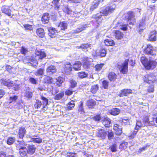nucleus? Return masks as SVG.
Returning <instances> with one entry per match:
<instances>
[{
	"mask_svg": "<svg viewBox=\"0 0 157 157\" xmlns=\"http://www.w3.org/2000/svg\"><path fill=\"white\" fill-rule=\"evenodd\" d=\"M140 62L145 68L147 70H153L157 65V62L155 60H148L145 56H142L140 57Z\"/></svg>",
	"mask_w": 157,
	"mask_h": 157,
	"instance_id": "f257e3e1",
	"label": "nucleus"
},
{
	"mask_svg": "<svg viewBox=\"0 0 157 157\" xmlns=\"http://www.w3.org/2000/svg\"><path fill=\"white\" fill-rule=\"evenodd\" d=\"M124 17L125 20L129 23L130 25H134L136 23V19L135 18V15L133 11H129L127 12Z\"/></svg>",
	"mask_w": 157,
	"mask_h": 157,
	"instance_id": "f03ea898",
	"label": "nucleus"
},
{
	"mask_svg": "<svg viewBox=\"0 0 157 157\" xmlns=\"http://www.w3.org/2000/svg\"><path fill=\"white\" fill-rule=\"evenodd\" d=\"M144 82L148 84H153L156 81L155 76L153 73L145 75L143 78Z\"/></svg>",
	"mask_w": 157,
	"mask_h": 157,
	"instance_id": "7ed1b4c3",
	"label": "nucleus"
},
{
	"mask_svg": "<svg viewBox=\"0 0 157 157\" xmlns=\"http://www.w3.org/2000/svg\"><path fill=\"white\" fill-rule=\"evenodd\" d=\"M129 61L128 59L124 60L123 63H121L119 69L121 74H126L128 72V63Z\"/></svg>",
	"mask_w": 157,
	"mask_h": 157,
	"instance_id": "20e7f679",
	"label": "nucleus"
},
{
	"mask_svg": "<svg viewBox=\"0 0 157 157\" xmlns=\"http://www.w3.org/2000/svg\"><path fill=\"white\" fill-rule=\"evenodd\" d=\"M2 84L7 86L9 88H12L15 91L18 90L19 86L14 83L13 82L10 81L9 80L7 81L2 80L1 82Z\"/></svg>",
	"mask_w": 157,
	"mask_h": 157,
	"instance_id": "39448f33",
	"label": "nucleus"
},
{
	"mask_svg": "<svg viewBox=\"0 0 157 157\" xmlns=\"http://www.w3.org/2000/svg\"><path fill=\"white\" fill-rule=\"evenodd\" d=\"M155 52L154 47L151 44H147L144 50V52L146 55L152 56L155 55Z\"/></svg>",
	"mask_w": 157,
	"mask_h": 157,
	"instance_id": "423d86ee",
	"label": "nucleus"
},
{
	"mask_svg": "<svg viewBox=\"0 0 157 157\" xmlns=\"http://www.w3.org/2000/svg\"><path fill=\"white\" fill-rule=\"evenodd\" d=\"M115 9L111 6H106L105 9L101 10L100 13L103 16H107L108 15L113 13Z\"/></svg>",
	"mask_w": 157,
	"mask_h": 157,
	"instance_id": "0eeeda50",
	"label": "nucleus"
},
{
	"mask_svg": "<svg viewBox=\"0 0 157 157\" xmlns=\"http://www.w3.org/2000/svg\"><path fill=\"white\" fill-rule=\"evenodd\" d=\"M133 93L132 90L130 89H124L121 90L118 94L120 97H126Z\"/></svg>",
	"mask_w": 157,
	"mask_h": 157,
	"instance_id": "6e6552de",
	"label": "nucleus"
},
{
	"mask_svg": "<svg viewBox=\"0 0 157 157\" xmlns=\"http://www.w3.org/2000/svg\"><path fill=\"white\" fill-rule=\"evenodd\" d=\"M113 36L115 39L117 40L123 39L124 36V33L119 30H116L114 31Z\"/></svg>",
	"mask_w": 157,
	"mask_h": 157,
	"instance_id": "1a4fd4ad",
	"label": "nucleus"
},
{
	"mask_svg": "<svg viewBox=\"0 0 157 157\" xmlns=\"http://www.w3.org/2000/svg\"><path fill=\"white\" fill-rule=\"evenodd\" d=\"M107 135V132L102 129H98L96 132V135L97 137L102 139L105 138Z\"/></svg>",
	"mask_w": 157,
	"mask_h": 157,
	"instance_id": "9d476101",
	"label": "nucleus"
},
{
	"mask_svg": "<svg viewBox=\"0 0 157 157\" xmlns=\"http://www.w3.org/2000/svg\"><path fill=\"white\" fill-rule=\"evenodd\" d=\"M23 144H24L23 143H19L18 145V146H20V147L19 148V151L20 154L22 157H24L28 153L27 149L26 147L22 146L23 145Z\"/></svg>",
	"mask_w": 157,
	"mask_h": 157,
	"instance_id": "9b49d317",
	"label": "nucleus"
},
{
	"mask_svg": "<svg viewBox=\"0 0 157 157\" xmlns=\"http://www.w3.org/2000/svg\"><path fill=\"white\" fill-rule=\"evenodd\" d=\"M96 104V101L91 98L87 100L86 103V105L89 109H94Z\"/></svg>",
	"mask_w": 157,
	"mask_h": 157,
	"instance_id": "f8f14e48",
	"label": "nucleus"
},
{
	"mask_svg": "<svg viewBox=\"0 0 157 157\" xmlns=\"http://www.w3.org/2000/svg\"><path fill=\"white\" fill-rule=\"evenodd\" d=\"M26 59L32 66H36L38 64V62L34 56H28L26 58Z\"/></svg>",
	"mask_w": 157,
	"mask_h": 157,
	"instance_id": "ddd939ff",
	"label": "nucleus"
},
{
	"mask_svg": "<svg viewBox=\"0 0 157 157\" xmlns=\"http://www.w3.org/2000/svg\"><path fill=\"white\" fill-rule=\"evenodd\" d=\"M101 122L105 128H109L110 127L111 123V120L107 117L104 116L102 117Z\"/></svg>",
	"mask_w": 157,
	"mask_h": 157,
	"instance_id": "4468645a",
	"label": "nucleus"
},
{
	"mask_svg": "<svg viewBox=\"0 0 157 157\" xmlns=\"http://www.w3.org/2000/svg\"><path fill=\"white\" fill-rule=\"evenodd\" d=\"M35 54L36 55L35 57L37 61L39 59H42L46 56L45 53L44 52L40 50H36Z\"/></svg>",
	"mask_w": 157,
	"mask_h": 157,
	"instance_id": "2eb2a0df",
	"label": "nucleus"
},
{
	"mask_svg": "<svg viewBox=\"0 0 157 157\" xmlns=\"http://www.w3.org/2000/svg\"><path fill=\"white\" fill-rule=\"evenodd\" d=\"M107 77L110 82H114L116 81L117 76L114 72L111 71L108 73Z\"/></svg>",
	"mask_w": 157,
	"mask_h": 157,
	"instance_id": "dca6fc26",
	"label": "nucleus"
},
{
	"mask_svg": "<svg viewBox=\"0 0 157 157\" xmlns=\"http://www.w3.org/2000/svg\"><path fill=\"white\" fill-rule=\"evenodd\" d=\"M113 129L115 131L116 135H117L120 136L122 133V129L120 127L119 124H115L114 125Z\"/></svg>",
	"mask_w": 157,
	"mask_h": 157,
	"instance_id": "f3484780",
	"label": "nucleus"
},
{
	"mask_svg": "<svg viewBox=\"0 0 157 157\" xmlns=\"http://www.w3.org/2000/svg\"><path fill=\"white\" fill-rule=\"evenodd\" d=\"M141 126L136 124L134 130L131 133V134L129 136V137L130 139H132L135 137L137 132H138Z\"/></svg>",
	"mask_w": 157,
	"mask_h": 157,
	"instance_id": "a211bd4d",
	"label": "nucleus"
},
{
	"mask_svg": "<svg viewBox=\"0 0 157 157\" xmlns=\"http://www.w3.org/2000/svg\"><path fill=\"white\" fill-rule=\"evenodd\" d=\"M1 10L3 13L9 16L11 15V10L10 7L6 6H3L2 7Z\"/></svg>",
	"mask_w": 157,
	"mask_h": 157,
	"instance_id": "6ab92c4d",
	"label": "nucleus"
},
{
	"mask_svg": "<svg viewBox=\"0 0 157 157\" xmlns=\"http://www.w3.org/2000/svg\"><path fill=\"white\" fill-rule=\"evenodd\" d=\"M49 16L48 13H45L43 14L41 18V21L44 24L48 23L49 20Z\"/></svg>",
	"mask_w": 157,
	"mask_h": 157,
	"instance_id": "aec40b11",
	"label": "nucleus"
},
{
	"mask_svg": "<svg viewBox=\"0 0 157 157\" xmlns=\"http://www.w3.org/2000/svg\"><path fill=\"white\" fill-rule=\"evenodd\" d=\"M104 43L106 46H113L115 45V43L114 40L106 39L104 40Z\"/></svg>",
	"mask_w": 157,
	"mask_h": 157,
	"instance_id": "412c9836",
	"label": "nucleus"
},
{
	"mask_svg": "<svg viewBox=\"0 0 157 157\" xmlns=\"http://www.w3.org/2000/svg\"><path fill=\"white\" fill-rule=\"evenodd\" d=\"M90 47L91 44L88 43H85L82 44L79 46V48H81L83 51L87 52L88 51L89 49H90Z\"/></svg>",
	"mask_w": 157,
	"mask_h": 157,
	"instance_id": "4be33fe9",
	"label": "nucleus"
},
{
	"mask_svg": "<svg viewBox=\"0 0 157 157\" xmlns=\"http://www.w3.org/2000/svg\"><path fill=\"white\" fill-rule=\"evenodd\" d=\"M64 81V78L59 77L57 78L54 79V82H56V84L57 86H60Z\"/></svg>",
	"mask_w": 157,
	"mask_h": 157,
	"instance_id": "5701e85b",
	"label": "nucleus"
},
{
	"mask_svg": "<svg viewBox=\"0 0 157 157\" xmlns=\"http://www.w3.org/2000/svg\"><path fill=\"white\" fill-rule=\"evenodd\" d=\"M156 32L155 31H151L149 36V39L150 41H155L156 40Z\"/></svg>",
	"mask_w": 157,
	"mask_h": 157,
	"instance_id": "b1692460",
	"label": "nucleus"
},
{
	"mask_svg": "<svg viewBox=\"0 0 157 157\" xmlns=\"http://www.w3.org/2000/svg\"><path fill=\"white\" fill-rule=\"evenodd\" d=\"M149 117L147 116L144 117L143 122L149 126H153L155 124L154 121H149Z\"/></svg>",
	"mask_w": 157,
	"mask_h": 157,
	"instance_id": "393cba45",
	"label": "nucleus"
},
{
	"mask_svg": "<svg viewBox=\"0 0 157 157\" xmlns=\"http://www.w3.org/2000/svg\"><path fill=\"white\" fill-rule=\"evenodd\" d=\"M36 32L37 35L40 37L42 38L45 35L44 30L42 28L37 29L36 30Z\"/></svg>",
	"mask_w": 157,
	"mask_h": 157,
	"instance_id": "a878e982",
	"label": "nucleus"
},
{
	"mask_svg": "<svg viewBox=\"0 0 157 157\" xmlns=\"http://www.w3.org/2000/svg\"><path fill=\"white\" fill-rule=\"evenodd\" d=\"M120 109L117 108H113L109 111V113L110 114L116 116L118 115L120 113Z\"/></svg>",
	"mask_w": 157,
	"mask_h": 157,
	"instance_id": "bb28decb",
	"label": "nucleus"
},
{
	"mask_svg": "<svg viewBox=\"0 0 157 157\" xmlns=\"http://www.w3.org/2000/svg\"><path fill=\"white\" fill-rule=\"evenodd\" d=\"M49 36L52 38H55L56 36V30L55 28H50L48 29Z\"/></svg>",
	"mask_w": 157,
	"mask_h": 157,
	"instance_id": "cd10ccee",
	"label": "nucleus"
},
{
	"mask_svg": "<svg viewBox=\"0 0 157 157\" xmlns=\"http://www.w3.org/2000/svg\"><path fill=\"white\" fill-rule=\"evenodd\" d=\"M27 149L28 153L32 155L35 152L36 148L34 145H29Z\"/></svg>",
	"mask_w": 157,
	"mask_h": 157,
	"instance_id": "c85d7f7f",
	"label": "nucleus"
},
{
	"mask_svg": "<svg viewBox=\"0 0 157 157\" xmlns=\"http://www.w3.org/2000/svg\"><path fill=\"white\" fill-rule=\"evenodd\" d=\"M82 63L83 67L85 68H88L89 67L90 64V62L87 58H84L82 60Z\"/></svg>",
	"mask_w": 157,
	"mask_h": 157,
	"instance_id": "c756f323",
	"label": "nucleus"
},
{
	"mask_svg": "<svg viewBox=\"0 0 157 157\" xmlns=\"http://www.w3.org/2000/svg\"><path fill=\"white\" fill-rule=\"evenodd\" d=\"M47 72L49 75L52 74L56 71L55 67L53 65L49 66L47 69Z\"/></svg>",
	"mask_w": 157,
	"mask_h": 157,
	"instance_id": "7c9ffc66",
	"label": "nucleus"
},
{
	"mask_svg": "<svg viewBox=\"0 0 157 157\" xmlns=\"http://www.w3.org/2000/svg\"><path fill=\"white\" fill-rule=\"evenodd\" d=\"M26 133V130L24 127H20L18 132L19 136L20 138H22Z\"/></svg>",
	"mask_w": 157,
	"mask_h": 157,
	"instance_id": "2f4dec72",
	"label": "nucleus"
},
{
	"mask_svg": "<svg viewBox=\"0 0 157 157\" xmlns=\"http://www.w3.org/2000/svg\"><path fill=\"white\" fill-rule=\"evenodd\" d=\"M102 16H103L102 14V15L98 16L97 15L93 17L92 18L94 19V20H93L92 21L97 22V24L99 25L101 22V17Z\"/></svg>",
	"mask_w": 157,
	"mask_h": 157,
	"instance_id": "473e14b6",
	"label": "nucleus"
},
{
	"mask_svg": "<svg viewBox=\"0 0 157 157\" xmlns=\"http://www.w3.org/2000/svg\"><path fill=\"white\" fill-rule=\"evenodd\" d=\"M99 88V86L98 84L94 85L91 86L90 91L92 93L95 94L98 90Z\"/></svg>",
	"mask_w": 157,
	"mask_h": 157,
	"instance_id": "72a5a7b5",
	"label": "nucleus"
},
{
	"mask_svg": "<svg viewBox=\"0 0 157 157\" xmlns=\"http://www.w3.org/2000/svg\"><path fill=\"white\" fill-rule=\"evenodd\" d=\"M59 29L60 30H64L67 29V24L66 22L64 21L60 22L58 26Z\"/></svg>",
	"mask_w": 157,
	"mask_h": 157,
	"instance_id": "f704fd0d",
	"label": "nucleus"
},
{
	"mask_svg": "<svg viewBox=\"0 0 157 157\" xmlns=\"http://www.w3.org/2000/svg\"><path fill=\"white\" fill-rule=\"evenodd\" d=\"M44 81L45 83H53L54 79L49 76H46L44 78Z\"/></svg>",
	"mask_w": 157,
	"mask_h": 157,
	"instance_id": "c9c22d12",
	"label": "nucleus"
},
{
	"mask_svg": "<svg viewBox=\"0 0 157 157\" xmlns=\"http://www.w3.org/2000/svg\"><path fill=\"white\" fill-rule=\"evenodd\" d=\"M100 1L99 0H96L93 2L92 5L90 8V10L92 11H93L94 10L97 8L99 5Z\"/></svg>",
	"mask_w": 157,
	"mask_h": 157,
	"instance_id": "e433bc0d",
	"label": "nucleus"
},
{
	"mask_svg": "<svg viewBox=\"0 0 157 157\" xmlns=\"http://www.w3.org/2000/svg\"><path fill=\"white\" fill-rule=\"evenodd\" d=\"M128 146V143L123 141L119 145V149L122 150H125L127 148Z\"/></svg>",
	"mask_w": 157,
	"mask_h": 157,
	"instance_id": "4c0bfd02",
	"label": "nucleus"
},
{
	"mask_svg": "<svg viewBox=\"0 0 157 157\" xmlns=\"http://www.w3.org/2000/svg\"><path fill=\"white\" fill-rule=\"evenodd\" d=\"M104 65L105 64L104 63L96 64L94 67L95 71L98 72L100 71L102 69Z\"/></svg>",
	"mask_w": 157,
	"mask_h": 157,
	"instance_id": "58836bf2",
	"label": "nucleus"
},
{
	"mask_svg": "<svg viewBox=\"0 0 157 157\" xmlns=\"http://www.w3.org/2000/svg\"><path fill=\"white\" fill-rule=\"evenodd\" d=\"M130 119L129 118L127 117H124L121 118V121L122 124L126 125L129 122Z\"/></svg>",
	"mask_w": 157,
	"mask_h": 157,
	"instance_id": "ea45409f",
	"label": "nucleus"
},
{
	"mask_svg": "<svg viewBox=\"0 0 157 157\" xmlns=\"http://www.w3.org/2000/svg\"><path fill=\"white\" fill-rule=\"evenodd\" d=\"M99 53L101 57H105L107 53L106 50L105 48H101L99 50Z\"/></svg>",
	"mask_w": 157,
	"mask_h": 157,
	"instance_id": "a19ab883",
	"label": "nucleus"
},
{
	"mask_svg": "<svg viewBox=\"0 0 157 157\" xmlns=\"http://www.w3.org/2000/svg\"><path fill=\"white\" fill-rule=\"evenodd\" d=\"M65 71L66 72H70L71 71V65L69 62H67L65 65Z\"/></svg>",
	"mask_w": 157,
	"mask_h": 157,
	"instance_id": "79ce46f5",
	"label": "nucleus"
},
{
	"mask_svg": "<svg viewBox=\"0 0 157 157\" xmlns=\"http://www.w3.org/2000/svg\"><path fill=\"white\" fill-rule=\"evenodd\" d=\"M60 0H54L52 2V3L54 4L55 9V10L59 12V2Z\"/></svg>",
	"mask_w": 157,
	"mask_h": 157,
	"instance_id": "37998d69",
	"label": "nucleus"
},
{
	"mask_svg": "<svg viewBox=\"0 0 157 157\" xmlns=\"http://www.w3.org/2000/svg\"><path fill=\"white\" fill-rule=\"evenodd\" d=\"M34 137L31 139L32 141L38 144L41 143L42 142V140L40 138H37V136H34Z\"/></svg>",
	"mask_w": 157,
	"mask_h": 157,
	"instance_id": "c03bdc74",
	"label": "nucleus"
},
{
	"mask_svg": "<svg viewBox=\"0 0 157 157\" xmlns=\"http://www.w3.org/2000/svg\"><path fill=\"white\" fill-rule=\"evenodd\" d=\"M109 149L112 152H115L117 151V144L114 143L111 145L109 147Z\"/></svg>",
	"mask_w": 157,
	"mask_h": 157,
	"instance_id": "a18cd8bd",
	"label": "nucleus"
},
{
	"mask_svg": "<svg viewBox=\"0 0 157 157\" xmlns=\"http://www.w3.org/2000/svg\"><path fill=\"white\" fill-rule=\"evenodd\" d=\"M154 86L153 84H151L149 86L147 89V91L148 93H153L154 92Z\"/></svg>",
	"mask_w": 157,
	"mask_h": 157,
	"instance_id": "49530a36",
	"label": "nucleus"
},
{
	"mask_svg": "<svg viewBox=\"0 0 157 157\" xmlns=\"http://www.w3.org/2000/svg\"><path fill=\"white\" fill-rule=\"evenodd\" d=\"M64 95L63 92L60 93L55 96L54 99L56 100H59L62 98Z\"/></svg>",
	"mask_w": 157,
	"mask_h": 157,
	"instance_id": "de8ad7c7",
	"label": "nucleus"
},
{
	"mask_svg": "<svg viewBox=\"0 0 157 157\" xmlns=\"http://www.w3.org/2000/svg\"><path fill=\"white\" fill-rule=\"evenodd\" d=\"M93 119L95 121L99 122L101 120V116L100 114H97L94 115Z\"/></svg>",
	"mask_w": 157,
	"mask_h": 157,
	"instance_id": "09e8293b",
	"label": "nucleus"
},
{
	"mask_svg": "<svg viewBox=\"0 0 157 157\" xmlns=\"http://www.w3.org/2000/svg\"><path fill=\"white\" fill-rule=\"evenodd\" d=\"M41 99L42 100V105L47 106L48 103V99L43 96H41Z\"/></svg>",
	"mask_w": 157,
	"mask_h": 157,
	"instance_id": "8fccbe9b",
	"label": "nucleus"
},
{
	"mask_svg": "<svg viewBox=\"0 0 157 157\" xmlns=\"http://www.w3.org/2000/svg\"><path fill=\"white\" fill-rule=\"evenodd\" d=\"M107 136L109 140H111L113 139L114 137V133L113 132L111 131H108L107 132Z\"/></svg>",
	"mask_w": 157,
	"mask_h": 157,
	"instance_id": "3c124183",
	"label": "nucleus"
},
{
	"mask_svg": "<svg viewBox=\"0 0 157 157\" xmlns=\"http://www.w3.org/2000/svg\"><path fill=\"white\" fill-rule=\"evenodd\" d=\"M103 87L105 89H107L109 87V82L106 80H104L102 82Z\"/></svg>",
	"mask_w": 157,
	"mask_h": 157,
	"instance_id": "603ef678",
	"label": "nucleus"
},
{
	"mask_svg": "<svg viewBox=\"0 0 157 157\" xmlns=\"http://www.w3.org/2000/svg\"><path fill=\"white\" fill-rule=\"evenodd\" d=\"M42 105V103L41 101L39 100H36L34 105V107L35 108L38 109L40 108Z\"/></svg>",
	"mask_w": 157,
	"mask_h": 157,
	"instance_id": "864d4df0",
	"label": "nucleus"
},
{
	"mask_svg": "<svg viewBox=\"0 0 157 157\" xmlns=\"http://www.w3.org/2000/svg\"><path fill=\"white\" fill-rule=\"evenodd\" d=\"M75 104L73 101H71L68 103L67 105V108L68 110H71L75 106Z\"/></svg>",
	"mask_w": 157,
	"mask_h": 157,
	"instance_id": "5fc2aeb1",
	"label": "nucleus"
},
{
	"mask_svg": "<svg viewBox=\"0 0 157 157\" xmlns=\"http://www.w3.org/2000/svg\"><path fill=\"white\" fill-rule=\"evenodd\" d=\"M15 141V138L13 137H10L8 139L7 144L9 145L13 144Z\"/></svg>",
	"mask_w": 157,
	"mask_h": 157,
	"instance_id": "6e6d98bb",
	"label": "nucleus"
},
{
	"mask_svg": "<svg viewBox=\"0 0 157 157\" xmlns=\"http://www.w3.org/2000/svg\"><path fill=\"white\" fill-rule=\"evenodd\" d=\"M18 97L16 95H13L12 96H10L9 99V102L11 103L13 102H14L17 99Z\"/></svg>",
	"mask_w": 157,
	"mask_h": 157,
	"instance_id": "4d7b16f0",
	"label": "nucleus"
},
{
	"mask_svg": "<svg viewBox=\"0 0 157 157\" xmlns=\"http://www.w3.org/2000/svg\"><path fill=\"white\" fill-rule=\"evenodd\" d=\"M24 95L25 97L29 99L32 98L33 96V93L31 92L27 91L25 93Z\"/></svg>",
	"mask_w": 157,
	"mask_h": 157,
	"instance_id": "13d9d810",
	"label": "nucleus"
},
{
	"mask_svg": "<svg viewBox=\"0 0 157 157\" xmlns=\"http://www.w3.org/2000/svg\"><path fill=\"white\" fill-rule=\"evenodd\" d=\"M44 69L40 68L36 72L35 74L36 75H42L44 74Z\"/></svg>",
	"mask_w": 157,
	"mask_h": 157,
	"instance_id": "bf43d9fd",
	"label": "nucleus"
},
{
	"mask_svg": "<svg viewBox=\"0 0 157 157\" xmlns=\"http://www.w3.org/2000/svg\"><path fill=\"white\" fill-rule=\"evenodd\" d=\"M145 24V21L143 20H142L139 22V25L137 27V28L138 29L143 28Z\"/></svg>",
	"mask_w": 157,
	"mask_h": 157,
	"instance_id": "052dcab7",
	"label": "nucleus"
},
{
	"mask_svg": "<svg viewBox=\"0 0 157 157\" xmlns=\"http://www.w3.org/2000/svg\"><path fill=\"white\" fill-rule=\"evenodd\" d=\"M87 75L88 74L84 72H79V77L81 78H86Z\"/></svg>",
	"mask_w": 157,
	"mask_h": 157,
	"instance_id": "680f3d73",
	"label": "nucleus"
},
{
	"mask_svg": "<svg viewBox=\"0 0 157 157\" xmlns=\"http://www.w3.org/2000/svg\"><path fill=\"white\" fill-rule=\"evenodd\" d=\"M128 24H124L122 25V27L120 28V29L123 31H126L128 30Z\"/></svg>",
	"mask_w": 157,
	"mask_h": 157,
	"instance_id": "e2e57ef3",
	"label": "nucleus"
},
{
	"mask_svg": "<svg viewBox=\"0 0 157 157\" xmlns=\"http://www.w3.org/2000/svg\"><path fill=\"white\" fill-rule=\"evenodd\" d=\"M24 26L26 29L29 30H32L33 29V27L32 25L29 24H25L24 25Z\"/></svg>",
	"mask_w": 157,
	"mask_h": 157,
	"instance_id": "0e129e2a",
	"label": "nucleus"
},
{
	"mask_svg": "<svg viewBox=\"0 0 157 157\" xmlns=\"http://www.w3.org/2000/svg\"><path fill=\"white\" fill-rule=\"evenodd\" d=\"M28 51L27 49L24 47H22L21 49V52L22 54L25 55L28 52Z\"/></svg>",
	"mask_w": 157,
	"mask_h": 157,
	"instance_id": "69168bd1",
	"label": "nucleus"
},
{
	"mask_svg": "<svg viewBox=\"0 0 157 157\" xmlns=\"http://www.w3.org/2000/svg\"><path fill=\"white\" fill-rule=\"evenodd\" d=\"M149 145H146L144 146L143 147L140 148L138 150V152L139 153H141V152L145 151L146 149L148 147H149Z\"/></svg>",
	"mask_w": 157,
	"mask_h": 157,
	"instance_id": "338daca9",
	"label": "nucleus"
},
{
	"mask_svg": "<svg viewBox=\"0 0 157 157\" xmlns=\"http://www.w3.org/2000/svg\"><path fill=\"white\" fill-rule=\"evenodd\" d=\"M73 68L75 70L78 71V62L76 61L74 64Z\"/></svg>",
	"mask_w": 157,
	"mask_h": 157,
	"instance_id": "774afa93",
	"label": "nucleus"
}]
</instances>
